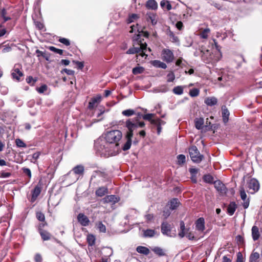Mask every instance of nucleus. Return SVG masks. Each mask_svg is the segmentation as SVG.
I'll list each match as a JSON object with an SVG mask.
<instances>
[{"label": "nucleus", "mask_w": 262, "mask_h": 262, "mask_svg": "<svg viewBox=\"0 0 262 262\" xmlns=\"http://www.w3.org/2000/svg\"><path fill=\"white\" fill-rule=\"evenodd\" d=\"M145 123L144 122H138V117L133 119H129L126 120L125 122V126L127 128V131L125 135L126 141L121 146V148L123 150L126 151L130 148L134 130L139 127H143Z\"/></svg>", "instance_id": "f257e3e1"}, {"label": "nucleus", "mask_w": 262, "mask_h": 262, "mask_svg": "<svg viewBox=\"0 0 262 262\" xmlns=\"http://www.w3.org/2000/svg\"><path fill=\"white\" fill-rule=\"evenodd\" d=\"M133 42L134 46L138 45L139 47H134L129 49L126 51L127 54H134L140 53L139 55L142 57L147 56V55L145 54L147 50V44L145 42H144V39L141 38L140 34H136L133 37Z\"/></svg>", "instance_id": "f03ea898"}, {"label": "nucleus", "mask_w": 262, "mask_h": 262, "mask_svg": "<svg viewBox=\"0 0 262 262\" xmlns=\"http://www.w3.org/2000/svg\"><path fill=\"white\" fill-rule=\"evenodd\" d=\"M105 140L109 145L115 147L117 150L120 148V142L122 138V133L119 130H112L105 134Z\"/></svg>", "instance_id": "7ed1b4c3"}, {"label": "nucleus", "mask_w": 262, "mask_h": 262, "mask_svg": "<svg viewBox=\"0 0 262 262\" xmlns=\"http://www.w3.org/2000/svg\"><path fill=\"white\" fill-rule=\"evenodd\" d=\"M189 152L191 159L193 162L199 163L203 159L204 156L201 155L195 146H192L189 148Z\"/></svg>", "instance_id": "20e7f679"}, {"label": "nucleus", "mask_w": 262, "mask_h": 262, "mask_svg": "<svg viewBox=\"0 0 262 262\" xmlns=\"http://www.w3.org/2000/svg\"><path fill=\"white\" fill-rule=\"evenodd\" d=\"M108 145L106 141L104 142L102 140H97L95 143V147L101 154L110 152Z\"/></svg>", "instance_id": "39448f33"}, {"label": "nucleus", "mask_w": 262, "mask_h": 262, "mask_svg": "<svg viewBox=\"0 0 262 262\" xmlns=\"http://www.w3.org/2000/svg\"><path fill=\"white\" fill-rule=\"evenodd\" d=\"M180 231L178 235L181 238H183L186 235V237L190 240H193L194 239V236L191 232L187 233L189 231V228L186 229L185 226V223L183 221H181L180 223Z\"/></svg>", "instance_id": "423d86ee"}, {"label": "nucleus", "mask_w": 262, "mask_h": 262, "mask_svg": "<svg viewBox=\"0 0 262 262\" xmlns=\"http://www.w3.org/2000/svg\"><path fill=\"white\" fill-rule=\"evenodd\" d=\"M201 59L206 63H213L214 62L212 59L211 53L208 50L201 51Z\"/></svg>", "instance_id": "0eeeda50"}, {"label": "nucleus", "mask_w": 262, "mask_h": 262, "mask_svg": "<svg viewBox=\"0 0 262 262\" xmlns=\"http://www.w3.org/2000/svg\"><path fill=\"white\" fill-rule=\"evenodd\" d=\"M162 59L167 63L172 62L174 59V55L172 52L169 50L164 49L162 51Z\"/></svg>", "instance_id": "6e6552de"}, {"label": "nucleus", "mask_w": 262, "mask_h": 262, "mask_svg": "<svg viewBox=\"0 0 262 262\" xmlns=\"http://www.w3.org/2000/svg\"><path fill=\"white\" fill-rule=\"evenodd\" d=\"M214 187L221 195H225L227 192V188L224 184L221 181L216 180L214 182Z\"/></svg>", "instance_id": "1a4fd4ad"}, {"label": "nucleus", "mask_w": 262, "mask_h": 262, "mask_svg": "<svg viewBox=\"0 0 262 262\" xmlns=\"http://www.w3.org/2000/svg\"><path fill=\"white\" fill-rule=\"evenodd\" d=\"M248 188L251 190L250 192L251 193H254L257 192L259 189V184L258 181L255 179H251L248 182Z\"/></svg>", "instance_id": "9d476101"}, {"label": "nucleus", "mask_w": 262, "mask_h": 262, "mask_svg": "<svg viewBox=\"0 0 262 262\" xmlns=\"http://www.w3.org/2000/svg\"><path fill=\"white\" fill-rule=\"evenodd\" d=\"M205 222L203 217H199L195 222V229L200 232H203L205 229Z\"/></svg>", "instance_id": "9b49d317"}, {"label": "nucleus", "mask_w": 262, "mask_h": 262, "mask_svg": "<svg viewBox=\"0 0 262 262\" xmlns=\"http://www.w3.org/2000/svg\"><path fill=\"white\" fill-rule=\"evenodd\" d=\"M146 20L148 22H150L153 26L157 24L158 21V16L156 13L149 12L146 13Z\"/></svg>", "instance_id": "f8f14e48"}, {"label": "nucleus", "mask_w": 262, "mask_h": 262, "mask_svg": "<svg viewBox=\"0 0 262 262\" xmlns=\"http://www.w3.org/2000/svg\"><path fill=\"white\" fill-rule=\"evenodd\" d=\"M78 222L83 226H88L90 223L89 218L83 213H79L77 216Z\"/></svg>", "instance_id": "ddd939ff"}, {"label": "nucleus", "mask_w": 262, "mask_h": 262, "mask_svg": "<svg viewBox=\"0 0 262 262\" xmlns=\"http://www.w3.org/2000/svg\"><path fill=\"white\" fill-rule=\"evenodd\" d=\"M161 232L163 234L170 236V234L171 230V227L167 222H163L161 224Z\"/></svg>", "instance_id": "4468645a"}, {"label": "nucleus", "mask_w": 262, "mask_h": 262, "mask_svg": "<svg viewBox=\"0 0 262 262\" xmlns=\"http://www.w3.org/2000/svg\"><path fill=\"white\" fill-rule=\"evenodd\" d=\"M240 195H241V199L244 201H245L243 204V207L245 209L247 208L249 205V201L248 199L246 201V199L247 198V194H246V192L243 188H241L240 189Z\"/></svg>", "instance_id": "2eb2a0df"}, {"label": "nucleus", "mask_w": 262, "mask_h": 262, "mask_svg": "<svg viewBox=\"0 0 262 262\" xmlns=\"http://www.w3.org/2000/svg\"><path fill=\"white\" fill-rule=\"evenodd\" d=\"M145 7L147 9L156 10L158 6L156 0H148L146 2Z\"/></svg>", "instance_id": "dca6fc26"}, {"label": "nucleus", "mask_w": 262, "mask_h": 262, "mask_svg": "<svg viewBox=\"0 0 262 262\" xmlns=\"http://www.w3.org/2000/svg\"><path fill=\"white\" fill-rule=\"evenodd\" d=\"M101 100V96L100 95H97L96 97L93 98L89 103L88 107L90 109L94 108L96 106V104L99 103Z\"/></svg>", "instance_id": "f3484780"}, {"label": "nucleus", "mask_w": 262, "mask_h": 262, "mask_svg": "<svg viewBox=\"0 0 262 262\" xmlns=\"http://www.w3.org/2000/svg\"><path fill=\"white\" fill-rule=\"evenodd\" d=\"M41 185L39 186L37 185L35 187L34 189L32 191V201H34L38 196L40 194L41 192Z\"/></svg>", "instance_id": "a211bd4d"}, {"label": "nucleus", "mask_w": 262, "mask_h": 262, "mask_svg": "<svg viewBox=\"0 0 262 262\" xmlns=\"http://www.w3.org/2000/svg\"><path fill=\"white\" fill-rule=\"evenodd\" d=\"M189 171L191 174V180L193 183H196L197 182V177L196 174L199 171V169L194 168H190L189 169Z\"/></svg>", "instance_id": "6ab92c4d"}, {"label": "nucleus", "mask_w": 262, "mask_h": 262, "mask_svg": "<svg viewBox=\"0 0 262 262\" xmlns=\"http://www.w3.org/2000/svg\"><path fill=\"white\" fill-rule=\"evenodd\" d=\"M222 111L223 120V122L226 123L228 121L230 113L228 110L225 106H223L222 107Z\"/></svg>", "instance_id": "aec40b11"}, {"label": "nucleus", "mask_w": 262, "mask_h": 262, "mask_svg": "<svg viewBox=\"0 0 262 262\" xmlns=\"http://www.w3.org/2000/svg\"><path fill=\"white\" fill-rule=\"evenodd\" d=\"M39 233L43 241H49L52 237V234L46 230L39 232Z\"/></svg>", "instance_id": "412c9836"}, {"label": "nucleus", "mask_w": 262, "mask_h": 262, "mask_svg": "<svg viewBox=\"0 0 262 262\" xmlns=\"http://www.w3.org/2000/svg\"><path fill=\"white\" fill-rule=\"evenodd\" d=\"M252 236L254 241H257L260 236L258 228L256 226H254L252 228Z\"/></svg>", "instance_id": "4be33fe9"}, {"label": "nucleus", "mask_w": 262, "mask_h": 262, "mask_svg": "<svg viewBox=\"0 0 262 262\" xmlns=\"http://www.w3.org/2000/svg\"><path fill=\"white\" fill-rule=\"evenodd\" d=\"M237 205L236 203L234 202H231L228 206L227 213L230 215H232L234 214Z\"/></svg>", "instance_id": "5701e85b"}, {"label": "nucleus", "mask_w": 262, "mask_h": 262, "mask_svg": "<svg viewBox=\"0 0 262 262\" xmlns=\"http://www.w3.org/2000/svg\"><path fill=\"white\" fill-rule=\"evenodd\" d=\"M151 64L156 68H159L163 69L167 68V65L164 62L158 60L151 61Z\"/></svg>", "instance_id": "b1692460"}, {"label": "nucleus", "mask_w": 262, "mask_h": 262, "mask_svg": "<svg viewBox=\"0 0 262 262\" xmlns=\"http://www.w3.org/2000/svg\"><path fill=\"white\" fill-rule=\"evenodd\" d=\"M104 202L105 203H116L119 201V199L115 195H107L103 199Z\"/></svg>", "instance_id": "393cba45"}, {"label": "nucleus", "mask_w": 262, "mask_h": 262, "mask_svg": "<svg viewBox=\"0 0 262 262\" xmlns=\"http://www.w3.org/2000/svg\"><path fill=\"white\" fill-rule=\"evenodd\" d=\"M11 75L14 79L17 80H20V78L23 76V73L18 68L14 69Z\"/></svg>", "instance_id": "a878e982"}, {"label": "nucleus", "mask_w": 262, "mask_h": 262, "mask_svg": "<svg viewBox=\"0 0 262 262\" xmlns=\"http://www.w3.org/2000/svg\"><path fill=\"white\" fill-rule=\"evenodd\" d=\"M136 251L139 253L145 255H148L150 252L148 248L142 246H138L136 248Z\"/></svg>", "instance_id": "bb28decb"}, {"label": "nucleus", "mask_w": 262, "mask_h": 262, "mask_svg": "<svg viewBox=\"0 0 262 262\" xmlns=\"http://www.w3.org/2000/svg\"><path fill=\"white\" fill-rule=\"evenodd\" d=\"M72 171L76 174L83 175L84 167L81 165H77L73 168Z\"/></svg>", "instance_id": "cd10ccee"}, {"label": "nucleus", "mask_w": 262, "mask_h": 262, "mask_svg": "<svg viewBox=\"0 0 262 262\" xmlns=\"http://www.w3.org/2000/svg\"><path fill=\"white\" fill-rule=\"evenodd\" d=\"M160 6L163 9H166L168 11L172 9L171 5L169 1L167 0L161 1L160 2Z\"/></svg>", "instance_id": "c85d7f7f"}, {"label": "nucleus", "mask_w": 262, "mask_h": 262, "mask_svg": "<svg viewBox=\"0 0 262 262\" xmlns=\"http://www.w3.org/2000/svg\"><path fill=\"white\" fill-rule=\"evenodd\" d=\"M107 188L105 187H99L96 191V195L98 196L102 197L105 194L107 193Z\"/></svg>", "instance_id": "c756f323"}, {"label": "nucleus", "mask_w": 262, "mask_h": 262, "mask_svg": "<svg viewBox=\"0 0 262 262\" xmlns=\"http://www.w3.org/2000/svg\"><path fill=\"white\" fill-rule=\"evenodd\" d=\"M217 102V100L216 98L212 97H208L206 98L205 100V103L208 106H213L215 105Z\"/></svg>", "instance_id": "7c9ffc66"}, {"label": "nucleus", "mask_w": 262, "mask_h": 262, "mask_svg": "<svg viewBox=\"0 0 262 262\" xmlns=\"http://www.w3.org/2000/svg\"><path fill=\"white\" fill-rule=\"evenodd\" d=\"M151 250L155 254L159 256L165 255L164 250L159 247H155Z\"/></svg>", "instance_id": "2f4dec72"}, {"label": "nucleus", "mask_w": 262, "mask_h": 262, "mask_svg": "<svg viewBox=\"0 0 262 262\" xmlns=\"http://www.w3.org/2000/svg\"><path fill=\"white\" fill-rule=\"evenodd\" d=\"M204 124V119L203 118H196L195 120V126L198 129H201L203 128Z\"/></svg>", "instance_id": "473e14b6"}, {"label": "nucleus", "mask_w": 262, "mask_h": 262, "mask_svg": "<svg viewBox=\"0 0 262 262\" xmlns=\"http://www.w3.org/2000/svg\"><path fill=\"white\" fill-rule=\"evenodd\" d=\"M259 258V254L257 252L253 251L249 257L250 262H257Z\"/></svg>", "instance_id": "72a5a7b5"}, {"label": "nucleus", "mask_w": 262, "mask_h": 262, "mask_svg": "<svg viewBox=\"0 0 262 262\" xmlns=\"http://www.w3.org/2000/svg\"><path fill=\"white\" fill-rule=\"evenodd\" d=\"M179 201L178 199L174 198L170 202V208L171 210L176 209L179 206Z\"/></svg>", "instance_id": "f704fd0d"}, {"label": "nucleus", "mask_w": 262, "mask_h": 262, "mask_svg": "<svg viewBox=\"0 0 262 262\" xmlns=\"http://www.w3.org/2000/svg\"><path fill=\"white\" fill-rule=\"evenodd\" d=\"M210 32V30L209 28H206L203 31H201L199 34L200 38L203 39H207L208 37V34Z\"/></svg>", "instance_id": "c9c22d12"}, {"label": "nucleus", "mask_w": 262, "mask_h": 262, "mask_svg": "<svg viewBox=\"0 0 262 262\" xmlns=\"http://www.w3.org/2000/svg\"><path fill=\"white\" fill-rule=\"evenodd\" d=\"M96 226L97 227V229L99 230V232L102 233L106 232V227L101 221H99L97 223H96Z\"/></svg>", "instance_id": "e433bc0d"}, {"label": "nucleus", "mask_w": 262, "mask_h": 262, "mask_svg": "<svg viewBox=\"0 0 262 262\" xmlns=\"http://www.w3.org/2000/svg\"><path fill=\"white\" fill-rule=\"evenodd\" d=\"M156 232L155 230L147 229L144 231V236L146 237H152L155 236Z\"/></svg>", "instance_id": "4c0bfd02"}, {"label": "nucleus", "mask_w": 262, "mask_h": 262, "mask_svg": "<svg viewBox=\"0 0 262 262\" xmlns=\"http://www.w3.org/2000/svg\"><path fill=\"white\" fill-rule=\"evenodd\" d=\"M87 242L89 246H92L95 244V237L93 234H89L86 238Z\"/></svg>", "instance_id": "58836bf2"}, {"label": "nucleus", "mask_w": 262, "mask_h": 262, "mask_svg": "<svg viewBox=\"0 0 262 262\" xmlns=\"http://www.w3.org/2000/svg\"><path fill=\"white\" fill-rule=\"evenodd\" d=\"M138 116H142L144 120L150 121L151 124H152V120H155V119H152V117H155V114H147L144 115H142L141 114H139Z\"/></svg>", "instance_id": "ea45409f"}, {"label": "nucleus", "mask_w": 262, "mask_h": 262, "mask_svg": "<svg viewBox=\"0 0 262 262\" xmlns=\"http://www.w3.org/2000/svg\"><path fill=\"white\" fill-rule=\"evenodd\" d=\"M103 252L104 253L103 257L108 258H110V257L113 254V249L109 247L105 248L103 250Z\"/></svg>", "instance_id": "a19ab883"}, {"label": "nucleus", "mask_w": 262, "mask_h": 262, "mask_svg": "<svg viewBox=\"0 0 262 262\" xmlns=\"http://www.w3.org/2000/svg\"><path fill=\"white\" fill-rule=\"evenodd\" d=\"M174 94L177 95H182L183 93V87L182 86H177L172 90Z\"/></svg>", "instance_id": "79ce46f5"}, {"label": "nucleus", "mask_w": 262, "mask_h": 262, "mask_svg": "<svg viewBox=\"0 0 262 262\" xmlns=\"http://www.w3.org/2000/svg\"><path fill=\"white\" fill-rule=\"evenodd\" d=\"M168 35L171 39V41L173 42H178L179 41V38L177 36H176L173 32L170 30L168 32Z\"/></svg>", "instance_id": "37998d69"}, {"label": "nucleus", "mask_w": 262, "mask_h": 262, "mask_svg": "<svg viewBox=\"0 0 262 262\" xmlns=\"http://www.w3.org/2000/svg\"><path fill=\"white\" fill-rule=\"evenodd\" d=\"M144 69L142 67H136L133 69L132 73L134 75H137L139 74H141L143 72Z\"/></svg>", "instance_id": "c03bdc74"}, {"label": "nucleus", "mask_w": 262, "mask_h": 262, "mask_svg": "<svg viewBox=\"0 0 262 262\" xmlns=\"http://www.w3.org/2000/svg\"><path fill=\"white\" fill-rule=\"evenodd\" d=\"M36 217L40 222L46 221L45 214L40 211H38L36 213Z\"/></svg>", "instance_id": "a18cd8bd"}, {"label": "nucleus", "mask_w": 262, "mask_h": 262, "mask_svg": "<svg viewBox=\"0 0 262 262\" xmlns=\"http://www.w3.org/2000/svg\"><path fill=\"white\" fill-rule=\"evenodd\" d=\"M200 91L198 89L194 88L190 90L189 95L191 97H194L199 95Z\"/></svg>", "instance_id": "49530a36"}, {"label": "nucleus", "mask_w": 262, "mask_h": 262, "mask_svg": "<svg viewBox=\"0 0 262 262\" xmlns=\"http://www.w3.org/2000/svg\"><path fill=\"white\" fill-rule=\"evenodd\" d=\"M204 181L208 183H212L213 181V177L210 174H206L203 177Z\"/></svg>", "instance_id": "de8ad7c7"}, {"label": "nucleus", "mask_w": 262, "mask_h": 262, "mask_svg": "<svg viewBox=\"0 0 262 262\" xmlns=\"http://www.w3.org/2000/svg\"><path fill=\"white\" fill-rule=\"evenodd\" d=\"M178 163L180 165L182 164L185 162L186 157L185 156L182 154L179 155L177 157Z\"/></svg>", "instance_id": "09e8293b"}, {"label": "nucleus", "mask_w": 262, "mask_h": 262, "mask_svg": "<svg viewBox=\"0 0 262 262\" xmlns=\"http://www.w3.org/2000/svg\"><path fill=\"white\" fill-rule=\"evenodd\" d=\"M165 124V122L161 120L159 118L156 119L155 120L152 121V124L155 125H159L162 126L163 125H164Z\"/></svg>", "instance_id": "8fccbe9b"}, {"label": "nucleus", "mask_w": 262, "mask_h": 262, "mask_svg": "<svg viewBox=\"0 0 262 262\" xmlns=\"http://www.w3.org/2000/svg\"><path fill=\"white\" fill-rule=\"evenodd\" d=\"M168 82H173L175 79V75L173 72H170L167 75Z\"/></svg>", "instance_id": "3c124183"}, {"label": "nucleus", "mask_w": 262, "mask_h": 262, "mask_svg": "<svg viewBox=\"0 0 262 262\" xmlns=\"http://www.w3.org/2000/svg\"><path fill=\"white\" fill-rule=\"evenodd\" d=\"M47 225L48 223L46 221L41 222V223H39L37 227L38 232H39L44 230L43 228Z\"/></svg>", "instance_id": "603ef678"}, {"label": "nucleus", "mask_w": 262, "mask_h": 262, "mask_svg": "<svg viewBox=\"0 0 262 262\" xmlns=\"http://www.w3.org/2000/svg\"><path fill=\"white\" fill-rule=\"evenodd\" d=\"M37 79H34L32 76H29L26 78V81L28 84L31 85H33L36 82Z\"/></svg>", "instance_id": "864d4df0"}, {"label": "nucleus", "mask_w": 262, "mask_h": 262, "mask_svg": "<svg viewBox=\"0 0 262 262\" xmlns=\"http://www.w3.org/2000/svg\"><path fill=\"white\" fill-rule=\"evenodd\" d=\"M135 114V111L133 110L128 109L122 112V114L125 116H131Z\"/></svg>", "instance_id": "5fc2aeb1"}, {"label": "nucleus", "mask_w": 262, "mask_h": 262, "mask_svg": "<svg viewBox=\"0 0 262 262\" xmlns=\"http://www.w3.org/2000/svg\"><path fill=\"white\" fill-rule=\"evenodd\" d=\"M50 50L53 51L56 53L59 54L60 55H62L63 54V50L61 49H57L53 46H51L49 48Z\"/></svg>", "instance_id": "6e6d98bb"}, {"label": "nucleus", "mask_w": 262, "mask_h": 262, "mask_svg": "<svg viewBox=\"0 0 262 262\" xmlns=\"http://www.w3.org/2000/svg\"><path fill=\"white\" fill-rule=\"evenodd\" d=\"M16 145L19 147H26V144L20 139L15 140Z\"/></svg>", "instance_id": "4d7b16f0"}, {"label": "nucleus", "mask_w": 262, "mask_h": 262, "mask_svg": "<svg viewBox=\"0 0 262 262\" xmlns=\"http://www.w3.org/2000/svg\"><path fill=\"white\" fill-rule=\"evenodd\" d=\"M139 18V16L137 14H132L130 15L127 19V23L129 24L134 21V20H136Z\"/></svg>", "instance_id": "13d9d810"}, {"label": "nucleus", "mask_w": 262, "mask_h": 262, "mask_svg": "<svg viewBox=\"0 0 262 262\" xmlns=\"http://www.w3.org/2000/svg\"><path fill=\"white\" fill-rule=\"evenodd\" d=\"M58 41L67 46H68L70 45V40L66 38H60Z\"/></svg>", "instance_id": "bf43d9fd"}, {"label": "nucleus", "mask_w": 262, "mask_h": 262, "mask_svg": "<svg viewBox=\"0 0 262 262\" xmlns=\"http://www.w3.org/2000/svg\"><path fill=\"white\" fill-rule=\"evenodd\" d=\"M47 86L46 84H43L37 88V91L39 93H43L47 90Z\"/></svg>", "instance_id": "052dcab7"}, {"label": "nucleus", "mask_w": 262, "mask_h": 262, "mask_svg": "<svg viewBox=\"0 0 262 262\" xmlns=\"http://www.w3.org/2000/svg\"><path fill=\"white\" fill-rule=\"evenodd\" d=\"M1 177L3 178H9L11 176V173L9 172H5V171H2L0 172Z\"/></svg>", "instance_id": "680f3d73"}, {"label": "nucleus", "mask_w": 262, "mask_h": 262, "mask_svg": "<svg viewBox=\"0 0 262 262\" xmlns=\"http://www.w3.org/2000/svg\"><path fill=\"white\" fill-rule=\"evenodd\" d=\"M23 172L27 174L29 178L30 179L31 178V170L29 168H23Z\"/></svg>", "instance_id": "e2e57ef3"}, {"label": "nucleus", "mask_w": 262, "mask_h": 262, "mask_svg": "<svg viewBox=\"0 0 262 262\" xmlns=\"http://www.w3.org/2000/svg\"><path fill=\"white\" fill-rule=\"evenodd\" d=\"M34 260L35 262H41L42 261L41 255L39 253H36L34 256Z\"/></svg>", "instance_id": "0e129e2a"}, {"label": "nucleus", "mask_w": 262, "mask_h": 262, "mask_svg": "<svg viewBox=\"0 0 262 262\" xmlns=\"http://www.w3.org/2000/svg\"><path fill=\"white\" fill-rule=\"evenodd\" d=\"M236 240L237 243L239 244H242L244 242V237L240 235H238L236 236Z\"/></svg>", "instance_id": "69168bd1"}, {"label": "nucleus", "mask_w": 262, "mask_h": 262, "mask_svg": "<svg viewBox=\"0 0 262 262\" xmlns=\"http://www.w3.org/2000/svg\"><path fill=\"white\" fill-rule=\"evenodd\" d=\"M64 72L67 74L69 75H73L74 74V71L72 70H69L67 69H64L61 71V73Z\"/></svg>", "instance_id": "338daca9"}, {"label": "nucleus", "mask_w": 262, "mask_h": 262, "mask_svg": "<svg viewBox=\"0 0 262 262\" xmlns=\"http://www.w3.org/2000/svg\"><path fill=\"white\" fill-rule=\"evenodd\" d=\"M236 262H243V257L241 252H238L237 254V259Z\"/></svg>", "instance_id": "774afa93"}]
</instances>
